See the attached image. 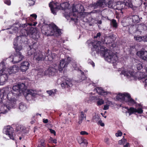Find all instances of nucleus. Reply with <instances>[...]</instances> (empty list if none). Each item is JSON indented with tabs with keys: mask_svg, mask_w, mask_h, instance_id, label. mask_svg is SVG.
Instances as JSON below:
<instances>
[{
	"mask_svg": "<svg viewBox=\"0 0 147 147\" xmlns=\"http://www.w3.org/2000/svg\"><path fill=\"white\" fill-rule=\"evenodd\" d=\"M100 43V41H98L92 42V50L96 51L97 53H100L101 56H103L108 62L113 63L116 62L118 59L116 55L113 53L110 50H107L105 47L101 46Z\"/></svg>",
	"mask_w": 147,
	"mask_h": 147,
	"instance_id": "obj_1",
	"label": "nucleus"
},
{
	"mask_svg": "<svg viewBox=\"0 0 147 147\" xmlns=\"http://www.w3.org/2000/svg\"><path fill=\"white\" fill-rule=\"evenodd\" d=\"M9 89H11V88L8 87H5L4 89L3 92L1 93L5 95V98H7V102L8 103H7V105H3V107L5 111H1V113L5 114L8 110H9L11 108H13L15 106L16 99L14 96H15V94L11 91L9 92Z\"/></svg>",
	"mask_w": 147,
	"mask_h": 147,
	"instance_id": "obj_2",
	"label": "nucleus"
},
{
	"mask_svg": "<svg viewBox=\"0 0 147 147\" xmlns=\"http://www.w3.org/2000/svg\"><path fill=\"white\" fill-rule=\"evenodd\" d=\"M21 37L22 35H20L17 37L14 40L13 44L14 49L16 50V53L14 54L13 57V58H12V61L13 63L19 62L24 58V56L22 55L21 53L20 52L22 49V47L21 46H18L17 44V40L18 39H21Z\"/></svg>",
	"mask_w": 147,
	"mask_h": 147,
	"instance_id": "obj_3",
	"label": "nucleus"
},
{
	"mask_svg": "<svg viewBox=\"0 0 147 147\" xmlns=\"http://www.w3.org/2000/svg\"><path fill=\"white\" fill-rule=\"evenodd\" d=\"M42 33L47 36H59L61 31L54 24H50L45 27L44 29L41 30Z\"/></svg>",
	"mask_w": 147,
	"mask_h": 147,
	"instance_id": "obj_4",
	"label": "nucleus"
},
{
	"mask_svg": "<svg viewBox=\"0 0 147 147\" xmlns=\"http://www.w3.org/2000/svg\"><path fill=\"white\" fill-rule=\"evenodd\" d=\"M69 4L67 2H64L60 4L58 3L53 4L50 2L49 3V7L50 8L52 13L54 15H56L57 9H61L65 10L69 8Z\"/></svg>",
	"mask_w": 147,
	"mask_h": 147,
	"instance_id": "obj_5",
	"label": "nucleus"
},
{
	"mask_svg": "<svg viewBox=\"0 0 147 147\" xmlns=\"http://www.w3.org/2000/svg\"><path fill=\"white\" fill-rule=\"evenodd\" d=\"M113 0H99L96 3L90 5V6L95 9L103 7L105 5L109 8L114 9V7L116 4V3L113 2Z\"/></svg>",
	"mask_w": 147,
	"mask_h": 147,
	"instance_id": "obj_6",
	"label": "nucleus"
},
{
	"mask_svg": "<svg viewBox=\"0 0 147 147\" xmlns=\"http://www.w3.org/2000/svg\"><path fill=\"white\" fill-rule=\"evenodd\" d=\"M121 74L124 75V76H126L128 78H131V80L133 78L135 80L138 79L140 80L144 78L145 76L143 72L139 71L136 73L124 70L121 72Z\"/></svg>",
	"mask_w": 147,
	"mask_h": 147,
	"instance_id": "obj_7",
	"label": "nucleus"
},
{
	"mask_svg": "<svg viewBox=\"0 0 147 147\" xmlns=\"http://www.w3.org/2000/svg\"><path fill=\"white\" fill-rule=\"evenodd\" d=\"M5 66L4 63L2 62L0 63V85H4L7 81L8 76L5 72Z\"/></svg>",
	"mask_w": 147,
	"mask_h": 147,
	"instance_id": "obj_8",
	"label": "nucleus"
},
{
	"mask_svg": "<svg viewBox=\"0 0 147 147\" xmlns=\"http://www.w3.org/2000/svg\"><path fill=\"white\" fill-rule=\"evenodd\" d=\"M46 53H43L41 51H37L34 53V59L38 61L45 60L47 57Z\"/></svg>",
	"mask_w": 147,
	"mask_h": 147,
	"instance_id": "obj_9",
	"label": "nucleus"
},
{
	"mask_svg": "<svg viewBox=\"0 0 147 147\" xmlns=\"http://www.w3.org/2000/svg\"><path fill=\"white\" fill-rule=\"evenodd\" d=\"M37 24V22H34L33 23H29L28 24H20L19 27H23V28L21 30V33L22 34L23 36H26L28 35V28L26 29L24 28L26 26H27L28 25H29L30 26H35Z\"/></svg>",
	"mask_w": 147,
	"mask_h": 147,
	"instance_id": "obj_10",
	"label": "nucleus"
},
{
	"mask_svg": "<svg viewBox=\"0 0 147 147\" xmlns=\"http://www.w3.org/2000/svg\"><path fill=\"white\" fill-rule=\"evenodd\" d=\"M13 129L10 126H8L3 130V132L8 135L10 139L14 140Z\"/></svg>",
	"mask_w": 147,
	"mask_h": 147,
	"instance_id": "obj_11",
	"label": "nucleus"
},
{
	"mask_svg": "<svg viewBox=\"0 0 147 147\" xmlns=\"http://www.w3.org/2000/svg\"><path fill=\"white\" fill-rule=\"evenodd\" d=\"M123 101L127 102L130 105H132L135 103V101L132 99L130 95L128 93H124Z\"/></svg>",
	"mask_w": 147,
	"mask_h": 147,
	"instance_id": "obj_12",
	"label": "nucleus"
},
{
	"mask_svg": "<svg viewBox=\"0 0 147 147\" xmlns=\"http://www.w3.org/2000/svg\"><path fill=\"white\" fill-rule=\"evenodd\" d=\"M57 67H55V68L52 67H50L44 71V73H42V75L53 76L57 72Z\"/></svg>",
	"mask_w": 147,
	"mask_h": 147,
	"instance_id": "obj_13",
	"label": "nucleus"
},
{
	"mask_svg": "<svg viewBox=\"0 0 147 147\" xmlns=\"http://www.w3.org/2000/svg\"><path fill=\"white\" fill-rule=\"evenodd\" d=\"M30 65L29 63L27 61H23L20 64V69L22 72L26 71L28 69Z\"/></svg>",
	"mask_w": 147,
	"mask_h": 147,
	"instance_id": "obj_14",
	"label": "nucleus"
},
{
	"mask_svg": "<svg viewBox=\"0 0 147 147\" xmlns=\"http://www.w3.org/2000/svg\"><path fill=\"white\" fill-rule=\"evenodd\" d=\"M129 20V24L132 26H134V24L138 23L140 21L139 16L137 15H134L131 17L127 18Z\"/></svg>",
	"mask_w": 147,
	"mask_h": 147,
	"instance_id": "obj_15",
	"label": "nucleus"
},
{
	"mask_svg": "<svg viewBox=\"0 0 147 147\" xmlns=\"http://www.w3.org/2000/svg\"><path fill=\"white\" fill-rule=\"evenodd\" d=\"M121 1L124 3L125 9L131 8L133 10H135L132 4L131 0H121Z\"/></svg>",
	"mask_w": 147,
	"mask_h": 147,
	"instance_id": "obj_16",
	"label": "nucleus"
},
{
	"mask_svg": "<svg viewBox=\"0 0 147 147\" xmlns=\"http://www.w3.org/2000/svg\"><path fill=\"white\" fill-rule=\"evenodd\" d=\"M68 64V62L65 61V59H63L60 60L59 65L57 69L59 70L60 72L63 70V69L65 67H66Z\"/></svg>",
	"mask_w": 147,
	"mask_h": 147,
	"instance_id": "obj_17",
	"label": "nucleus"
},
{
	"mask_svg": "<svg viewBox=\"0 0 147 147\" xmlns=\"http://www.w3.org/2000/svg\"><path fill=\"white\" fill-rule=\"evenodd\" d=\"M137 55L141 59L147 61V51H140L137 53Z\"/></svg>",
	"mask_w": 147,
	"mask_h": 147,
	"instance_id": "obj_18",
	"label": "nucleus"
},
{
	"mask_svg": "<svg viewBox=\"0 0 147 147\" xmlns=\"http://www.w3.org/2000/svg\"><path fill=\"white\" fill-rule=\"evenodd\" d=\"M127 112L129 113V115H131L134 113H138L141 114L143 112V110L141 108H138L137 109L131 107L130 109H128Z\"/></svg>",
	"mask_w": 147,
	"mask_h": 147,
	"instance_id": "obj_19",
	"label": "nucleus"
},
{
	"mask_svg": "<svg viewBox=\"0 0 147 147\" xmlns=\"http://www.w3.org/2000/svg\"><path fill=\"white\" fill-rule=\"evenodd\" d=\"M77 10L75 7H73L72 8V11L73 13H71V15H72L73 16L75 17L74 18H71V20L74 21L75 22H77V19L76 18H78L79 16L78 12H77Z\"/></svg>",
	"mask_w": 147,
	"mask_h": 147,
	"instance_id": "obj_20",
	"label": "nucleus"
},
{
	"mask_svg": "<svg viewBox=\"0 0 147 147\" xmlns=\"http://www.w3.org/2000/svg\"><path fill=\"white\" fill-rule=\"evenodd\" d=\"M124 5L123 2H122L121 0H120L119 1L116 3V4L115 5V7H114V9L121 10L122 9H125Z\"/></svg>",
	"mask_w": 147,
	"mask_h": 147,
	"instance_id": "obj_21",
	"label": "nucleus"
},
{
	"mask_svg": "<svg viewBox=\"0 0 147 147\" xmlns=\"http://www.w3.org/2000/svg\"><path fill=\"white\" fill-rule=\"evenodd\" d=\"M80 114L78 116V121L79 124H80L82 122L83 120L85 119H86V115L84 114L83 111H81L80 112Z\"/></svg>",
	"mask_w": 147,
	"mask_h": 147,
	"instance_id": "obj_22",
	"label": "nucleus"
},
{
	"mask_svg": "<svg viewBox=\"0 0 147 147\" xmlns=\"http://www.w3.org/2000/svg\"><path fill=\"white\" fill-rule=\"evenodd\" d=\"M19 70V68L18 66L13 65L8 69V71L9 74L15 73L18 72Z\"/></svg>",
	"mask_w": 147,
	"mask_h": 147,
	"instance_id": "obj_23",
	"label": "nucleus"
},
{
	"mask_svg": "<svg viewBox=\"0 0 147 147\" xmlns=\"http://www.w3.org/2000/svg\"><path fill=\"white\" fill-rule=\"evenodd\" d=\"M95 90L100 95L105 96L107 94V92L103 90L101 87H97Z\"/></svg>",
	"mask_w": 147,
	"mask_h": 147,
	"instance_id": "obj_24",
	"label": "nucleus"
},
{
	"mask_svg": "<svg viewBox=\"0 0 147 147\" xmlns=\"http://www.w3.org/2000/svg\"><path fill=\"white\" fill-rule=\"evenodd\" d=\"M61 86L63 88H69L72 86L71 82L68 80H66L65 82H63L61 84Z\"/></svg>",
	"mask_w": 147,
	"mask_h": 147,
	"instance_id": "obj_25",
	"label": "nucleus"
},
{
	"mask_svg": "<svg viewBox=\"0 0 147 147\" xmlns=\"http://www.w3.org/2000/svg\"><path fill=\"white\" fill-rule=\"evenodd\" d=\"M77 7L78 8L77 9V12H78L79 16L82 14L84 11V9L83 6L80 4H78L77 5Z\"/></svg>",
	"mask_w": 147,
	"mask_h": 147,
	"instance_id": "obj_26",
	"label": "nucleus"
},
{
	"mask_svg": "<svg viewBox=\"0 0 147 147\" xmlns=\"http://www.w3.org/2000/svg\"><path fill=\"white\" fill-rule=\"evenodd\" d=\"M142 3V0H134V7L135 9L140 7Z\"/></svg>",
	"mask_w": 147,
	"mask_h": 147,
	"instance_id": "obj_27",
	"label": "nucleus"
},
{
	"mask_svg": "<svg viewBox=\"0 0 147 147\" xmlns=\"http://www.w3.org/2000/svg\"><path fill=\"white\" fill-rule=\"evenodd\" d=\"M47 57V58L46 59V60H48L50 61H52L55 58L56 56V55L54 53H52L51 55H48V54L46 53Z\"/></svg>",
	"mask_w": 147,
	"mask_h": 147,
	"instance_id": "obj_28",
	"label": "nucleus"
},
{
	"mask_svg": "<svg viewBox=\"0 0 147 147\" xmlns=\"http://www.w3.org/2000/svg\"><path fill=\"white\" fill-rule=\"evenodd\" d=\"M19 88L20 90V93H21L24 91V90H26L27 87L25 85V84L23 83H18Z\"/></svg>",
	"mask_w": 147,
	"mask_h": 147,
	"instance_id": "obj_29",
	"label": "nucleus"
},
{
	"mask_svg": "<svg viewBox=\"0 0 147 147\" xmlns=\"http://www.w3.org/2000/svg\"><path fill=\"white\" fill-rule=\"evenodd\" d=\"M12 89L13 91L18 92L16 94L14 93L15 94V95L21 94L18 84L13 86L12 87Z\"/></svg>",
	"mask_w": 147,
	"mask_h": 147,
	"instance_id": "obj_30",
	"label": "nucleus"
},
{
	"mask_svg": "<svg viewBox=\"0 0 147 147\" xmlns=\"http://www.w3.org/2000/svg\"><path fill=\"white\" fill-rule=\"evenodd\" d=\"M112 39L110 36H106L105 38L104 42L106 44H109L112 42Z\"/></svg>",
	"mask_w": 147,
	"mask_h": 147,
	"instance_id": "obj_31",
	"label": "nucleus"
},
{
	"mask_svg": "<svg viewBox=\"0 0 147 147\" xmlns=\"http://www.w3.org/2000/svg\"><path fill=\"white\" fill-rule=\"evenodd\" d=\"M124 96V93H119L117 95L116 97V99L120 101H123Z\"/></svg>",
	"mask_w": 147,
	"mask_h": 147,
	"instance_id": "obj_32",
	"label": "nucleus"
},
{
	"mask_svg": "<svg viewBox=\"0 0 147 147\" xmlns=\"http://www.w3.org/2000/svg\"><path fill=\"white\" fill-rule=\"evenodd\" d=\"M5 98V95L4 94H1V93L0 94V102H2V103H4V102H5L4 100H6L7 101V98ZM7 103L8 104V103L7 102ZM5 105H7V104H6Z\"/></svg>",
	"mask_w": 147,
	"mask_h": 147,
	"instance_id": "obj_33",
	"label": "nucleus"
},
{
	"mask_svg": "<svg viewBox=\"0 0 147 147\" xmlns=\"http://www.w3.org/2000/svg\"><path fill=\"white\" fill-rule=\"evenodd\" d=\"M80 140L81 141V142H80L79 141V143L81 145V146L84 147H86V146L88 143L87 142V140L86 139H83L82 138L80 139Z\"/></svg>",
	"mask_w": 147,
	"mask_h": 147,
	"instance_id": "obj_34",
	"label": "nucleus"
},
{
	"mask_svg": "<svg viewBox=\"0 0 147 147\" xmlns=\"http://www.w3.org/2000/svg\"><path fill=\"white\" fill-rule=\"evenodd\" d=\"M111 24L114 28H116L118 27V24L117 21L115 19H113L111 22Z\"/></svg>",
	"mask_w": 147,
	"mask_h": 147,
	"instance_id": "obj_35",
	"label": "nucleus"
},
{
	"mask_svg": "<svg viewBox=\"0 0 147 147\" xmlns=\"http://www.w3.org/2000/svg\"><path fill=\"white\" fill-rule=\"evenodd\" d=\"M56 89H55L50 90H47L46 92L49 95L53 96V95H55L56 94Z\"/></svg>",
	"mask_w": 147,
	"mask_h": 147,
	"instance_id": "obj_36",
	"label": "nucleus"
},
{
	"mask_svg": "<svg viewBox=\"0 0 147 147\" xmlns=\"http://www.w3.org/2000/svg\"><path fill=\"white\" fill-rule=\"evenodd\" d=\"M28 35H32L34 32V28L29 26L28 28Z\"/></svg>",
	"mask_w": 147,
	"mask_h": 147,
	"instance_id": "obj_37",
	"label": "nucleus"
},
{
	"mask_svg": "<svg viewBox=\"0 0 147 147\" xmlns=\"http://www.w3.org/2000/svg\"><path fill=\"white\" fill-rule=\"evenodd\" d=\"M19 109L21 111H23L26 109V107L22 103H21L19 104Z\"/></svg>",
	"mask_w": 147,
	"mask_h": 147,
	"instance_id": "obj_38",
	"label": "nucleus"
},
{
	"mask_svg": "<svg viewBox=\"0 0 147 147\" xmlns=\"http://www.w3.org/2000/svg\"><path fill=\"white\" fill-rule=\"evenodd\" d=\"M134 37L135 40L138 42H141L142 41V36L141 37L139 36H134Z\"/></svg>",
	"mask_w": 147,
	"mask_h": 147,
	"instance_id": "obj_39",
	"label": "nucleus"
},
{
	"mask_svg": "<svg viewBox=\"0 0 147 147\" xmlns=\"http://www.w3.org/2000/svg\"><path fill=\"white\" fill-rule=\"evenodd\" d=\"M34 90H28V92L27 93V95H31V96H34Z\"/></svg>",
	"mask_w": 147,
	"mask_h": 147,
	"instance_id": "obj_40",
	"label": "nucleus"
},
{
	"mask_svg": "<svg viewBox=\"0 0 147 147\" xmlns=\"http://www.w3.org/2000/svg\"><path fill=\"white\" fill-rule=\"evenodd\" d=\"M27 1L29 4V6L33 5L35 3V2L33 0H27Z\"/></svg>",
	"mask_w": 147,
	"mask_h": 147,
	"instance_id": "obj_41",
	"label": "nucleus"
},
{
	"mask_svg": "<svg viewBox=\"0 0 147 147\" xmlns=\"http://www.w3.org/2000/svg\"><path fill=\"white\" fill-rule=\"evenodd\" d=\"M124 137H123V138L121 140L119 141V143L120 144H124L126 141V140L124 138Z\"/></svg>",
	"mask_w": 147,
	"mask_h": 147,
	"instance_id": "obj_42",
	"label": "nucleus"
},
{
	"mask_svg": "<svg viewBox=\"0 0 147 147\" xmlns=\"http://www.w3.org/2000/svg\"><path fill=\"white\" fill-rule=\"evenodd\" d=\"M104 103V101L102 99H99L97 102V105L98 106L101 105Z\"/></svg>",
	"mask_w": 147,
	"mask_h": 147,
	"instance_id": "obj_43",
	"label": "nucleus"
},
{
	"mask_svg": "<svg viewBox=\"0 0 147 147\" xmlns=\"http://www.w3.org/2000/svg\"><path fill=\"white\" fill-rule=\"evenodd\" d=\"M31 19V17L27 18L26 16L24 15V17L22 18V20H26V22H29V20H30V21H32V20Z\"/></svg>",
	"mask_w": 147,
	"mask_h": 147,
	"instance_id": "obj_44",
	"label": "nucleus"
},
{
	"mask_svg": "<svg viewBox=\"0 0 147 147\" xmlns=\"http://www.w3.org/2000/svg\"><path fill=\"white\" fill-rule=\"evenodd\" d=\"M30 16H31L30 17H31V20H32V21H30V20H29V22H32L31 23L33 22H33H32L33 21H34V20L32 19V17L34 18V20H36V18L37 16L36 14H33L31 15H30Z\"/></svg>",
	"mask_w": 147,
	"mask_h": 147,
	"instance_id": "obj_45",
	"label": "nucleus"
},
{
	"mask_svg": "<svg viewBox=\"0 0 147 147\" xmlns=\"http://www.w3.org/2000/svg\"><path fill=\"white\" fill-rule=\"evenodd\" d=\"M82 76H81V79L80 80V81L81 82L83 80H84L86 79L85 76L84 75V73L82 72L81 73Z\"/></svg>",
	"mask_w": 147,
	"mask_h": 147,
	"instance_id": "obj_46",
	"label": "nucleus"
},
{
	"mask_svg": "<svg viewBox=\"0 0 147 147\" xmlns=\"http://www.w3.org/2000/svg\"><path fill=\"white\" fill-rule=\"evenodd\" d=\"M44 71H43V69H40L38 70V75H40L41 76L45 75H42V73H44Z\"/></svg>",
	"mask_w": 147,
	"mask_h": 147,
	"instance_id": "obj_47",
	"label": "nucleus"
},
{
	"mask_svg": "<svg viewBox=\"0 0 147 147\" xmlns=\"http://www.w3.org/2000/svg\"><path fill=\"white\" fill-rule=\"evenodd\" d=\"M136 67L138 70H140L142 69L143 66L141 64L139 63L137 64Z\"/></svg>",
	"mask_w": 147,
	"mask_h": 147,
	"instance_id": "obj_48",
	"label": "nucleus"
},
{
	"mask_svg": "<svg viewBox=\"0 0 147 147\" xmlns=\"http://www.w3.org/2000/svg\"><path fill=\"white\" fill-rule=\"evenodd\" d=\"M98 121L97 123L98 125H100L101 126H104L105 125L104 123H102V121L100 119H98Z\"/></svg>",
	"mask_w": 147,
	"mask_h": 147,
	"instance_id": "obj_49",
	"label": "nucleus"
},
{
	"mask_svg": "<svg viewBox=\"0 0 147 147\" xmlns=\"http://www.w3.org/2000/svg\"><path fill=\"white\" fill-rule=\"evenodd\" d=\"M122 135V133L120 130L118 131L115 134V136L117 137L121 136Z\"/></svg>",
	"mask_w": 147,
	"mask_h": 147,
	"instance_id": "obj_50",
	"label": "nucleus"
},
{
	"mask_svg": "<svg viewBox=\"0 0 147 147\" xmlns=\"http://www.w3.org/2000/svg\"><path fill=\"white\" fill-rule=\"evenodd\" d=\"M88 63L91 65L92 66L94 67L95 66V64L94 62L90 59H88Z\"/></svg>",
	"mask_w": 147,
	"mask_h": 147,
	"instance_id": "obj_51",
	"label": "nucleus"
},
{
	"mask_svg": "<svg viewBox=\"0 0 147 147\" xmlns=\"http://www.w3.org/2000/svg\"><path fill=\"white\" fill-rule=\"evenodd\" d=\"M21 125H18L16 128V130L18 131H21L23 129Z\"/></svg>",
	"mask_w": 147,
	"mask_h": 147,
	"instance_id": "obj_52",
	"label": "nucleus"
},
{
	"mask_svg": "<svg viewBox=\"0 0 147 147\" xmlns=\"http://www.w3.org/2000/svg\"><path fill=\"white\" fill-rule=\"evenodd\" d=\"M4 3L8 5H10L11 4V1L10 0H5L4 1Z\"/></svg>",
	"mask_w": 147,
	"mask_h": 147,
	"instance_id": "obj_53",
	"label": "nucleus"
},
{
	"mask_svg": "<svg viewBox=\"0 0 147 147\" xmlns=\"http://www.w3.org/2000/svg\"><path fill=\"white\" fill-rule=\"evenodd\" d=\"M50 140L53 143L56 144L57 143V140L56 139H53V138L50 137Z\"/></svg>",
	"mask_w": 147,
	"mask_h": 147,
	"instance_id": "obj_54",
	"label": "nucleus"
},
{
	"mask_svg": "<svg viewBox=\"0 0 147 147\" xmlns=\"http://www.w3.org/2000/svg\"><path fill=\"white\" fill-rule=\"evenodd\" d=\"M142 41L147 42V36H143L142 38Z\"/></svg>",
	"mask_w": 147,
	"mask_h": 147,
	"instance_id": "obj_55",
	"label": "nucleus"
},
{
	"mask_svg": "<svg viewBox=\"0 0 147 147\" xmlns=\"http://www.w3.org/2000/svg\"><path fill=\"white\" fill-rule=\"evenodd\" d=\"M49 130L51 133L53 134L55 136L56 135V132L54 130L52 129H49Z\"/></svg>",
	"mask_w": 147,
	"mask_h": 147,
	"instance_id": "obj_56",
	"label": "nucleus"
},
{
	"mask_svg": "<svg viewBox=\"0 0 147 147\" xmlns=\"http://www.w3.org/2000/svg\"><path fill=\"white\" fill-rule=\"evenodd\" d=\"M81 134L82 135H87L88 134V133L86 131H82L81 132H80Z\"/></svg>",
	"mask_w": 147,
	"mask_h": 147,
	"instance_id": "obj_57",
	"label": "nucleus"
},
{
	"mask_svg": "<svg viewBox=\"0 0 147 147\" xmlns=\"http://www.w3.org/2000/svg\"><path fill=\"white\" fill-rule=\"evenodd\" d=\"M40 142L41 143V145L42 146H44L45 140L43 139H41L40 140Z\"/></svg>",
	"mask_w": 147,
	"mask_h": 147,
	"instance_id": "obj_58",
	"label": "nucleus"
},
{
	"mask_svg": "<svg viewBox=\"0 0 147 147\" xmlns=\"http://www.w3.org/2000/svg\"><path fill=\"white\" fill-rule=\"evenodd\" d=\"M72 65L75 69H78V68L76 66V64L75 63H73L72 64Z\"/></svg>",
	"mask_w": 147,
	"mask_h": 147,
	"instance_id": "obj_59",
	"label": "nucleus"
},
{
	"mask_svg": "<svg viewBox=\"0 0 147 147\" xmlns=\"http://www.w3.org/2000/svg\"><path fill=\"white\" fill-rule=\"evenodd\" d=\"M109 106L107 105H105L104 106V107L103 109L104 110H107L109 109Z\"/></svg>",
	"mask_w": 147,
	"mask_h": 147,
	"instance_id": "obj_60",
	"label": "nucleus"
},
{
	"mask_svg": "<svg viewBox=\"0 0 147 147\" xmlns=\"http://www.w3.org/2000/svg\"><path fill=\"white\" fill-rule=\"evenodd\" d=\"M101 35V34L100 32H98L96 34V36H94V38H98V37L100 38Z\"/></svg>",
	"mask_w": 147,
	"mask_h": 147,
	"instance_id": "obj_61",
	"label": "nucleus"
},
{
	"mask_svg": "<svg viewBox=\"0 0 147 147\" xmlns=\"http://www.w3.org/2000/svg\"><path fill=\"white\" fill-rule=\"evenodd\" d=\"M32 49H31L30 50H29L28 51V53L29 55H31L32 54V53H31Z\"/></svg>",
	"mask_w": 147,
	"mask_h": 147,
	"instance_id": "obj_62",
	"label": "nucleus"
},
{
	"mask_svg": "<svg viewBox=\"0 0 147 147\" xmlns=\"http://www.w3.org/2000/svg\"><path fill=\"white\" fill-rule=\"evenodd\" d=\"M43 122L45 123H47L48 122V120L47 119H43Z\"/></svg>",
	"mask_w": 147,
	"mask_h": 147,
	"instance_id": "obj_63",
	"label": "nucleus"
},
{
	"mask_svg": "<svg viewBox=\"0 0 147 147\" xmlns=\"http://www.w3.org/2000/svg\"><path fill=\"white\" fill-rule=\"evenodd\" d=\"M129 144L128 143H127L124 146V147H128L129 146Z\"/></svg>",
	"mask_w": 147,
	"mask_h": 147,
	"instance_id": "obj_64",
	"label": "nucleus"
}]
</instances>
